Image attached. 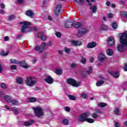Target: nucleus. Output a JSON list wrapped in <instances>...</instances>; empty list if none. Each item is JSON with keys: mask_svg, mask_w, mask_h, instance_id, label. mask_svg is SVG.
I'll use <instances>...</instances> for the list:
<instances>
[{"mask_svg": "<svg viewBox=\"0 0 127 127\" xmlns=\"http://www.w3.org/2000/svg\"><path fill=\"white\" fill-rule=\"evenodd\" d=\"M121 44L117 46V50L119 52L126 51L127 48V31L122 33L120 37Z\"/></svg>", "mask_w": 127, "mask_h": 127, "instance_id": "obj_1", "label": "nucleus"}, {"mask_svg": "<svg viewBox=\"0 0 127 127\" xmlns=\"http://www.w3.org/2000/svg\"><path fill=\"white\" fill-rule=\"evenodd\" d=\"M20 24H23L21 32H30V31H37V28L35 27H31L30 23L28 21L20 22Z\"/></svg>", "mask_w": 127, "mask_h": 127, "instance_id": "obj_2", "label": "nucleus"}, {"mask_svg": "<svg viewBox=\"0 0 127 127\" xmlns=\"http://www.w3.org/2000/svg\"><path fill=\"white\" fill-rule=\"evenodd\" d=\"M37 82V79H36L35 77L31 76H28L25 81L26 85L30 87H33Z\"/></svg>", "mask_w": 127, "mask_h": 127, "instance_id": "obj_3", "label": "nucleus"}, {"mask_svg": "<svg viewBox=\"0 0 127 127\" xmlns=\"http://www.w3.org/2000/svg\"><path fill=\"white\" fill-rule=\"evenodd\" d=\"M48 46L45 43H42L40 47L37 46L35 48V51L38 52V53H42L44 50L47 49Z\"/></svg>", "mask_w": 127, "mask_h": 127, "instance_id": "obj_4", "label": "nucleus"}, {"mask_svg": "<svg viewBox=\"0 0 127 127\" xmlns=\"http://www.w3.org/2000/svg\"><path fill=\"white\" fill-rule=\"evenodd\" d=\"M34 112V114L36 117H40L43 116V111L42 108L40 107H37L33 108Z\"/></svg>", "mask_w": 127, "mask_h": 127, "instance_id": "obj_5", "label": "nucleus"}, {"mask_svg": "<svg viewBox=\"0 0 127 127\" xmlns=\"http://www.w3.org/2000/svg\"><path fill=\"white\" fill-rule=\"evenodd\" d=\"M67 83H68L69 85L73 86V87H79L80 85H81L80 82H76V81L73 78H68L67 80Z\"/></svg>", "mask_w": 127, "mask_h": 127, "instance_id": "obj_6", "label": "nucleus"}, {"mask_svg": "<svg viewBox=\"0 0 127 127\" xmlns=\"http://www.w3.org/2000/svg\"><path fill=\"white\" fill-rule=\"evenodd\" d=\"M89 116H90V113L89 112L82 114L80 115L78 120L79 122H86V121H87V118Z\"/></svg>", "mask_w": 127, "mask_h": 127, "instance_id": "obj_7", "label": "nucleus"}, {"mask_svg": "<svg viewBox=\"0 0 127 127\" xmlns=\"http://www.w3.org/2000/svg\"><path fill=\"white\" fill-rule=\"evenodd\" d=\"M88 32V30L86 29V28L82 27L80 29L78 30V32L77 33L78 37H82L83 35L86 34Z\"/></svg>", "mask_w": 127, "mask_h": 127, "instance_id": "obj_8", "label": "nucleus"}, {"mask_svg": "<svg viewBox=\"0 0 127 127\" xmlns=\"http://www.w3.org/2000/svg\"><path fill=\"white\" fill-rule=\"evenodd\" d=\"M1 98H3L4 101H5L6 103H10L12 99L11 96L8 95L4 96L2 94V92H0V99H1Z\"/></svg>", "mask_w": 127, "mask_h": 127, "instance_id": "obj_9", "label": "nucleus"}, {"mask_svg": "<svg viewBox=\"0 0 127 127\" xmlns=\"http://www.w3.org/2000/svg\"><path fill=\"white\" fill-rule=\"evenodd\" d=\"M61 8H62V5L61 4H58L57 5L56 9L54 12V14H55L56 16H58V15L60 14V11H61Z\"/></svg>", "mask_w": 127, "mask_h": 127, "instance_id": "obj_10", "label": "nucleus"}, {"mask_svg": "<svg viewBox=\"0 0 127 127\" xmlns=\"http://www.w3.org/2000/svg\"><path fill=\"white\" fill-rule=\"evenodd\" d=\"M86 1L87 2H88V4L90 6V8L91 10H92V12H94V13H95V12H97V7H96V6H92V3L90 2V0H86Z\"/></svg>", "mask_w": 127, "mask_h": 127, "instance_id": "obj_11", "label": "nucleus"}, {"mask_svg": "<svg viewBox=\"0 0 127 127\" xmlns=\"http://www.w3.org/2000/svg\"><path fill=\"white\" fill-rule=\"evenodd\" d=\"M107 43L110 46L114 45L115 44V39L113 37H109L107 40Z\"/></svg>", "mask_w": 127, "mask_h": 127, "instance_id": "obj_12", "label": "nucleus"}, {"mask_svg": "<svg viewBox=\"0 0 127 127\" xmlns=\"http://www.w3.org/2000/svg\"><path fill=\"white\" fill-rule=\"evenodd\" d=\"M109 74H110L111 76L114 77V78H119L120 77V74L117 71H108Z\"/></svg>", "mask_w": 127, "mask_h": 127, "instance_id": "obj_13", "label": "nucleus"}, {"mask_svg": "<svg viewBox=\"0 0 127 127\" xmlns=\"http://www.w3.org/2000/svg\"><path fill=\"white\" fill-rule=\"evenodd\" d=\"M97 46V43L95 42H92L91 43H89L87 45V48H94Z\"/></svg>", "mask_w": 127, "mask_h": 127, "instance_id": "obj_14", "label": "nucleus"}, {"mask_svg": "<svg viewBox=\"0 0 127 127\" xmlns=\"http://www.w3.org/2000/svg\"><path fill=\"white\" fill-rule=\"evenodd\" d=\"M38 38H41L43 41L46 40V36L43 34V32H40L38 34Z\"/></svg>", "mask_w": 127, "mask_h": 127, "instance_id": "obj_15", "label": "nucleus"}, {"mask_svg": "<svg viewBox=\"0 0 127 127\" xmlns=\"http://www.w3.org/2000/svg\"><path fill=\"white\" fill-rule=\"evenodd\" d=\"M73 26V23L71 21H67L65 23V27L66 28H71Z\"/></svg>", "mask_w": 127, "mask_h": 127, "instance_id": "obj_16", "label": "nucleus"}, {"mask_svg": "<svg viewBox=\"0 0 127 127\" xmlns=\"http://www.w3.org/2000/svg\"><path fill=\"white\" fill-rule=\"evenodd\" d=\"M45 81L48 83V84H52L54 80L51 76H48L47 78L45 79Z\"/></svg>", "mask_w": 127, "mask_h": 127, "instance_id": "obj_17", "label": "nucleus"}, {"mask_svg": "<svg viewBox=\"0 0 127 127\" xmlns=\"http://www.w3.org/2000/svg\"><path fill=\"white\" fill-rule=\"evenodd\" d=\"M26 15L29 16L30 17H33L34 16V13L33 11L30 10L26 12Z\"/></svg>", "mask_w": 127, "mask_h": 127, "instance_id": "obj_18", "label": "nucleus"}, {"mask_svg": "<svg viewBox=\"0 0 127 127\" xmlns=\"http://www.w3.org/2000/svg\"><path fill=\"white\" fill-rule=\"evenodd\" d=\"M71 43L74 46H80V45H82V42L79 41H72Z\"/></svg>", "mask_w": 127, "mask_h": 127, "instance_id": "obj_19", "label": "nucleus"}, {"mask_svg": "<svg viewBox=\"0 0 127 127\" xmlns=\"http://www.w3.org/2000/svg\"><path fill=\"white\" fill-rule=\"evenodd\" d=\"M35 123V121L33 120H30L27 122H24V126H25V127H29V126H31V125H33Z\"/></svg>", "mask_w": 127, "mask_h": 127, "instance_id": "obj_20", "label": "nucleus"}, {"mask_svg": "<svg viewBox=\"0 0 127 127\" xmlns=\"http://www.w3.org/2000/svg\"><path fill=\"white\" fill-rule=\"evenodd\" d=\"M81 26H82V23L79 22H76L73 25V27H74V28H76V29H78V28H80V27H81Z\"/></svg>", "mask_w": 127, "mask_h": 127, "instance_id": "obj_21", "label": "nucleus"}, {"mask_svg": "<svg viewBox=\"0 0 127 127\" xmlns=\"http://www.w3.org/2000/svg\"><path fill=\"white\" fill-rule=\"evenodd\" d=\"M80 62L82 64H86L87 63V59H86V58L84 56H81Z\"/></svg>", "mask_w": 127, "mask_h": 127, "instance_id": "obj_22", "label": "nucleus"}, {"mask_svg": "<svg viewBox=\"0 0 127 127\" xmlns=\"http://www.w3.org/2000/svg\"><path fill=\"white\" fill-rule=\"evenodd\" d=\"M19 64L21 65V67H22L23 68H26L28 67V66L27 65V64L24 63V61L20 62Z\"/></svg>", "mask_w": 127, "mask_h": 127, "instance_id": "obj_23", "label": "nucleus"}, {"mask_svg": "<svg viewBox=\"0 0 127 127\" xmlns=\"http://www.w3.org/2000/svg\"><path fill=\"white\" fill-rule=\"evenodd\" d=\"M10 62H11V63H12L13 64H19L20 63V62H19V61H18L16 60H14L13 59H10Z\"/></svg>", "mask_w": 127, "mask_h": 127, "instance_id": "obj_24", "label": "nucleus"}, {"mask_svg": "<svg viewBox=\"0 0 127 127\" xmlns=\"http://www.w3.org/2000/svg\"><path fill=\"white\" fill-rule=\"evenodd\" d=\"M104 83H105V81H104L103 80L98 81L96 82V86H97V87H100V86L102 85Z\"/></svg>", "mask_w": 127, "mask_h": 127, "instance_id": "obj_25", "label": "nucleus"}, {"mask_svg": "<svg viewBox=\"0 0 127 127\" xmlns=\"http://www.w3.org/2000/svg\"><path fill=\"white\" fill-rule=\"evenodd\" d=\"M10 103L14 106H17L19 104V103L17 100H12V99H11Z\"/></svg>", "mask_w": 127, "mask_h": 127, "instance_id": "obj_26", "label": "nucleus"}, {"mask_svg": "<svg viewBox=\"0 0 127 127\" xmlns=\"http://www.w3.org/2000/svg\"><path fill=\"white\" fill-rule=\"evenodd\" d=\"M101 29L102 31H105V30H108V26L106 25L103 24L101 25Z\"/></svg>", "mask_w": 127, "mask_h": 127, "instance_id": "obj_27", "label": "nucleus"}, {"mask_svg": "<svg viewBox=\"0 0 127 127\" xmlns=\"http://www.w3.org/2000/svg\"><path fill=\"white\" fill-rule=\"evenodd\" d=\"M86 121L87 122V123H89V124H93V123L95 122V120L92 118H86Z\"/></svg>", "mask_w": 127, "mask_h": 127, "instance_id": "obj_28", "label": "nucleus"}, {"mask_svg": "<svg viewBox=\"0 0 127 127\" xmlns=\"http://www.w3.org/2000/svg\"><path fill=\"white\" fill-rule=\"evenodd\" d=\"M114 112L115 115H120V109L118 107L116 108Z\"/></svg>", "mask_w": 127, "mask_h": 127, "instance_id": "obj_29", "label": "nucleus"}, {"mask_svg": "<svg viewBox=\"0 0 127 127\" xmlns=\"http://www.w3.org/2000/svg\"><path fill=\"white\" fill-rule=\"evenodd\" d=\"M107 53L109 56H112V55L114 54V52L113 51V50L109 49L107 51Z\"/></svg>", "mask_w": 127, "mask_h": 127, "instance_id": "obj_30", "label": "nucleus"}, {"mask_svg": "<svg viewBox=\"0 0 127 127\" xmlns=\"http://www.w3.org/2000/svg\"><path fill=\"white\" fill-rule=\"evenodd\" d=\"M89 70L86 71V74H92V72H93V67L89 66L88 67Z\"/></svg>", "mask_w": 127, "mask_h": 127, "instance_id": "obj_31", "label": "nucleus"}, {"mask_svg": "<svg viewBox=\"0 0 127 127\" xmlns=\"http://www.w3.org/2000/svg\"><path fill=\"white\" fill-rule=\"evenodd\" d=\"M15 18H16V17L15 16H14V15H10L8 18V20H9V21H10L11 20L15 19Z\"/></svg>", "mask_w": 127, "mask_h": 127, "instance_id": "obj_32", "label": "nucleus"}, {"mask_svg": "<svg viewBox=\"0 0 127 127\" xmlns=\"http://www.w3.org/2000/svg\"><path fill=\"white\" fill-rule=\"evenodd\" d=\"M63 124L64 126H68L69 125V120L68 119H64L63 120Z\"/></svg>", "mask_w": 127, "mask_h": 127, "instance_id": "obj_33", "label": "nucleus"}, {"mask_svg": "<svg viewBox=\"0 0 127 127\" xmlns=\"http://www.w3.org/2000/svg\"><path fill=\"white\" fill-rule=\"evenodd\" d=\"M92 117L93 119H98V118H99V115H98V113L94 112L92 114Z\"/></svg>", "mask_w": 127, "mask_h": 127, "instance_id": "obj_34", "label": "nucleus"}, {"mask_svg": "<svg viewBox=\"0 0 127 127\" xmlns=\"http://www.w3.org/2000/svg\"><path fill=\"white\" fill-rule=\"evenodd\" d=\"M16 81L18 84H19L20 85L22 84V82H23L22 78L19 77L17 78Z\"/></svg>", "mask_w": 127, "mask_h": 127, "instance_id": "obj_35", "label": "nucleus"}, {"mask_svg": "<svg viewBox=\"0 0 127 127\" xmlns=\"http://www.w3.org/2000/svg\"><path fill=\"white\" fill-rule=\"evenodd\" d=\"M0 54L2 56H7L8 55V51H7L6 53H5L4 51H2L0 53Z\"/></svg>", "mask_w": 127, "mask_h": 127, "instance_id": "obj_36", "label": "nucleus"}, {"mask_svg": "<svg viewBox=\"0 0 127 127\" xmlns=\"http://www.w3.org/2000/svg\"><path fill=\"white\" fill-rule=\"evenodd\" d=\"M36 101V98L34 97H31L29 99V103H33Z\"/></svg>", "mask_w": 127, "mask_h": 127, "instance_id": "obj_37", "label": "nucleus"}, {"mask_svg": "<svg viewBox=\"0 0 127 127\" xmlns=\"http://www.w3.org/2000/svg\"><path fill=\"white\" fill-rule=\"evenodd\" d=\"M56 73L57 74V75H61V74H62V70L60 69H56Z\"/></svg>", "mask_w": 127, "mask_h": 127, "instance_id": "obj_38", "label": "nucleus"}, {"mask_svg": "<svg viewBox=\"0 0 127 127\" xmlns=\"http://www.w3.org/2000/svg\"><path fill=\"white\" fill-rule=\"evenodd\" d=\"M0 87L2 88V89H6L7 88V86L5 85V83H2L0 84Z\"/></svg>", "mask_w": 127, "mask_h": 127, "instance_id": "obj_39", "label": "nucleus"}, {"mask_svg": "<svg viewBox=\"0 0 127 127\" xmlns=\"http://www.w3.org/2000/svg\"><path fill=\"white\" fill-rule=\"evenodd\" d=\"M107 103H98V106L101 107V108H104V107H106Z\"/></svg>", "mask_w": 127, "mask_h": 127, "instance_id": "obj_40", "label": "nucleus"}, {"mask_svg": "<svg viewBox=\"0 0 127 127\" xmlns=\"http://www.w3.org/2000/svg\"><path fill=\"white\" fill-rule=\"evenodd\" d=\"M75 1L80 4V5H83L84 0H76Z\"/></svg>", "mask_w": 127, "mask_h": 127, "instance_id": "obj_41", "label": "nucleus"}, {"mask_svg": "<svg viewBox=\"0 0 127 127\" xmlns=\"http://www.w3.org/2000/svg\"><path fill=\"white\" fill-rule=\"evenodd\" d=\"M64 50L65 53H66V54H70V52L71 51L70 49H68L66 47H65Z\"/></svg>", "mask_w": 127, "mask_h": 127, "instance_id": "obj_42", "label": "nucleus"}, {"mask_svg": "<svg viewBox=\"0 0 127 127\" xmlns=\"http://www.w3.org/2000/svg\"><path fill=\"white\" fill-rule=\"evenodd\" d=\"M98 60L99 62H103V61L105 60V57L104 56H103V57H101V56H99L98 58Z\"/></svg>", "mask_w": 127, "mask_h": 127, "instance_id": "obj_43", "label": "nucleus"}, {"mask_svg": "<svg viewBox=\"0 0 127 127\" xmlns=\"http://www.w3.org/2000/svg\"><path fill=\"white\" fill-rule=\"evenodd\" d=\"M68 98L69 99H70V100H71L72 101H75V100H76V97H75L73 95H68Z\"/></svg>", "mask_w": 127, "mask_h": 127, "instance_id": "obj_44", "label": "nucleus"}, {"mask_svg": "<svg viewBox=\"0 0 127 127\" xmlns=\"http://www.w3.org/2000/svg\"><path fill=\"white\" fill-rule=\"evenodd\" d=\"M121 16H122L123 17H127V12L126 11L122 12L121 13Z\"/></svg>", "mask_w": 127, "mask_h": 127, "instance_id": "obj_45", "label": "nucleus"}, {"mask_svg": "<svg viewBox=\"0 0 127 127\" xmlns=\"http://www.w3.org/2000/svg\"><path fill=\"white\" fill-rule=\"evenodd\" d=\"M81 98H83V99H87L88 98V95L85 93H82L81 94Z\"/></svg>", "mask_w": 127, "mask_h": 127, "instance_id": "obj_46", "label": "nucleus"}, {"mask_svg": "<svg viewBox=\"0 0 127 127\" xmlns=\"http://www.w3.org/2000/svg\"><path fill=\"white\" fill-rule=\"evenodd\" d=\"M70 67L71 68H76L77 67V64L75 63H73L70 64Z\"/></svg>", "mask_w": 127, "mask_h": 127, "instance_id": "obj_47", "label": "nucleus"}, {"mask_svg": "<svg viewBox=\"0 0 127 127\" xmlns=\"http://www.w3.org/2000/svg\"><path fill=\"white\" fill-rule=\"evenodd\" d=\"M117 26H118V25L116 24V22H113L112 23V27L113 28H114V29H117Z\"/></svg>", "mask_w": 127, "mask_h": 127, "instance_id": "obj_48", "label": "nucleus"}, {"mask_svg": "<svg viewBox=\"0 0 127 127\" xmlns=\"http://www.w3.org/2000/svg\"><path fill=\"white\" fill-rule=\"evenodd\" d=\"M56 35L58 37V38H61V33L58 32L56 33Z\"/></svg>", "mask_w": 127, "mask_h": 127, "instance_id": "obj_49", "label": "nucleus"}, {"mask_svg": "<svg viewBox=\"0 0 127 127\" xmlns=\"http://www.w3.org/2000/svg\"><path fill=\"white\" fill-rule=\"evenodd\" d=\"M64 111H65V112H69L71 111V109L69 107H64Z\"/></svg>", "mask_w": 127, "mask_h": 127, "instance_id": "obj_50", "label": "nucleus"}, {"mask_svg": "<svg viewBox=\"0 0 127 127\" xmlns=\"http://www.w3.org/2000/svg\"><path fill=\"white\" fill-rule=\"evenodd\" d=\"M17 68V66L15 65H11V69L12 70H16V69Z\"/></svg>", "mask_w": 127, "mask_h": 127, "instance_id": "obj_51", "label": "nucleus"}, {"mask_svg": "<svg viewBox=\"0 0 127 127\" xmlns=\"http://www.w3.org/2000/svg\"><path fill=\"white\" fill-rule=\"evenodd\" d=\"M13 112L15 115H17V114H18V111L17 110V109H13Z\"/></svg>", "mask_w": 127, "mask_h": 127, "instance_id": "obj_52", "label": "nucleus"}, {"mask_svg": "<svg viewBox=\"0 0 127 127\" xmlns=\"http://www.w3.org/2000/svg\"><path fill=\"white\" fill-rule=\"evenodd\" d=\"M95 113H96V114H97L98 115V114H101L102 113V111H101V110L98 109V110H96Z\"/></svg>", "mask_w": 127, "mask_h": 127, "instance_id": "obj_53", "label": "nucleus"}, {"mask_svg": "<svg viewBox=\"0 0 127 127\" xmlns=\"http://www.w3.org/2000/svg\"><path fill=\"white\" fill-rule=\"evenodd\" d=\"M115 127H121V125H120V123H119L118 122H116V123H115Z\"/></svg>", "mask_w": 127, "mask_h": 127, "instance_id": "obj_54", "label": "nucleus"}, {"mask_svg": "<svg viewBox=\"0 0 127 127\" xmlns=\"http://www.w3.org/2000/svg\"><path fill=\"white\" fill-rule=\"evenodd\" d=\"M3 68H2V66H1V64L0 63V73H1L2 72V70Z\"/></svg>", "mask_w": 127, "mask_h": 127, "instance_id": "obj_55", "label": "nucleus"}, {"mask_svg": "<svg viewBox=\"0 0 127 127\" xmlns=\"http://www.w3.org/2000/svg\"><path fill=\"white\" fill-rule=\"evenodd\" d=\"M22 37V35H19L16 37L17 39H20Z\"/></svg>", "mask_w": 127, "mask_h": 127, "instance_id": "obj_56", "label": "nucleus"}, {"mask_svg": "<svg viewBox=\"0 0 127 127\" xmlns=\"http://www.w3.org/2000/svg\"><path fill=\"white\" fill-rule=\"evenodd\" d=\"M4 41H8V37L6 36L4 38Z\"/></svg>", "mask_w": 127, "mask_h": 127, "instance_id": "obj_57", "label": "nucleus"}, {"mask_svg": "<svg viewBox=\"0 0 127 127\" xmlns=\"http://www.w3.org/2000/svg\"><path fill=\"white\" fill-rule=\"evenodd\" d=\"M48 45H49V46H52V45H53V43L52 42L49 41L48 43Z\"/></svg>", "mask_w": 127, "mask_h": 127, "instance_id": "obj_58", "label": "nucleus"}, {"mask_svg": "<svg viewBox=\"0 0 127 127\" xmlns=\"http://www.w3.org/2000/svg\"><path fill=\"white\" fill-rule=\"evenodd\" d=\"M47 0H43V4H47Z\"/></svg>", "mask_w": 127, "mask_h": 127, "instance_id": "obj_59", "label": "nucleus"}, {"mask_svg": "<svg viewBox=\"0 0 127 127\" xmlns=\"http://www.w3.org/2000/svg\"><path fill=\"white\" fill-rule=\"evenodd\" d=\"M0 6L1 8H4V7H5V5H4V4L2 3H1Z\"/></svg>", "mask_w": 127, "mask_h": 127, "instance_id": "obj_60", "label": "nucleus"}, {"mask_svg": "<svg viewBox=\"0 0 127 127\" xmlns=\"http://www.w3.org/2000/svg\"><path fill=\"white\" fill-rule=\"evenodd\" d=\"M90 63H93L94 62V58H91L90 59Z\"/></svg>", "mask_w": 127, "mask_h": 127, "instance_id": "obj_61", "label": "nucleus"}, {"mask_svg": "<svg viewBox=\"0 0 127 127\" xmlns=\"http://www.w3.org/2000/svg\"><path fill=\"white\" fill-rule=\"evenodd\" d=\"M108 16H109V18H111V17H113V14H112V13H109V14H108Z\"/></svg>", "mask_w": 127, "mask_h": 127, "instance_id": "obj_62", "label": "nucleus"}, {"mask_svg": "<svg viewBox=\"0 0 127 127\" xmlns=\"http://www.w3.org/2000/svg\"><path fill=\"white\" fill-rule=\"evenodd\" d=\"M110 1H107V2H106V5H107V6H110Z\"/></svg>", "mask_w": 127, "mask_h": 127, "instance_id": "obj_63", "label": "nucleus"}, {"mask_svg": "<svg viewBox=\"0 0 127 127\" xmlns=\"http://www.w3.org/2000/svg\"><path fill=\"white\" fill-rule=\"evenodd\" d=\"M36 61H37V60H36V59H34L32 60L33 63H35V62H36Z\"/></svg>", "mask_w": 127, "mask_h": 127, "instance_id": "obj_64", "label": "nucleus"}]
</instances>
